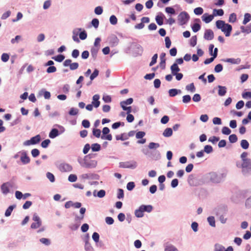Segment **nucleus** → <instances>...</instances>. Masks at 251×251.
<instances>
[{"label": "nucleus", "instance_id": "nucleus-49", "mask_svg": "<svg viewBox=\"0 0 251 251\" xmlns=\"http://www.w3.org/2000/svg\"><path fill=\"white\" fill-rule=\"evenodd\" d=\"M99 71L97 69H95L92 75H90V79L93 80L99 75Z\"/></svg>", "mask_w": 251, "mask_h": 251}, {"label": "nucleus", "instance_id": "nucleus-24", "mask_svg": "<svg viewBox=\"0 0 251 251\" xmlns=\"http://www.w3.org/2000/svg\"><path fill=\"white\" fill-rule=\"evenodd\" d=\"M226 62L231 64H239L241 62V59L240 58H228L226 60Z\"/></svg>", "mask_w": 251, "mask_h": 251}, {"label": "nucleus", "instance_id": "nucleus-11", "mask_svg": "<svg viewBox=\"0 0 251 251\" xmlns=\"http://www.w3.org/2000/svg\"><path fill=\"white\" fill-rule=\"evenodd\" d=\"M135 164H132L129 162H120L119 166L123 168H134L135 167Z\"/></svg>", "mask_w": 251, "mask_h": 251}, {"label": "nucleus", "instance_id": "nucleus-5", "mask_svg": "<svg viewBox=\"0 0 251 251\" xmlns=\"http://www.w3.org/2000/svg\"><path fill=\"white\" fill-rule=\"evenodd\" d=\"M41 140V137L40 135H37L35 136L32 137L30 140H27L24 143L25 146H29L30 145H35L38 143Z\"/></svg>", "mask_w": 251, "mask_h": 251}, {"label": "nucleus", "instance_id": "nucleus-23", "mask_svg": "<svg viewBox=\"0 0 251 251\" xmlns=\"http://www.w3.org/2000/svg\"><path fill=\"white\" fill-rule=\"evenodd\" d=\"M241 29L242 32L249 33L251 32V23L247 26H241Z\"/></svg>", "mask_w": 251, "mask_h": 251}, {"label": "nucleus", "instance_id": "nucleus-2", "mask_svg": "<svg viewBox=\"0 0 251 251\" xmlns=\"http://www.w3.org/2000/svg\"><path fill=\"white\" fill-rule=\"evenodd\" d=\"M189 19V16L186 12H182L178 16V21L180 25L185 24Z\"/></svg>", "mask_w": 251, "mask_h": 251}, {"label": "nucleus", "instance_id": "nucleus-33", "mask_svg": "<svg viewBox=\"0 0 251 251\" xmlns=\"http://www.w3.org/2000/svg\"><path fill=\"white\" fill-rule=\"evenodd\" d=\"M187 90L191 92H194L196 90L195 87L193 83H192L186 86Z\"/></svg>", "mask_w": 251, "mask_h": 251}, {"label": "nucleus", "instance_id": "nucleus-9", "mask_svg": "<svg viewBox=\"0 0 251 251\" xmlns=\"http://www.w3.org/2000/svg\"><path fill=\"white\" fill-rule=\"evenodd\" d=\"M59 170L63 172H70L72 170V167L68 164L62 163L59 166Z\"/></svg>", "mask_w": 251, "mask_h": 251}, {"label": "nucleus", "instance_id": "nucleus-62", "mask_svg": "<svg viewBox=\"0 0 251 251\" xmlns=\"http://www.w3.org/2000/svg\"><path fill=\"white\" fill-rule=\"evenodd\" d=\"M213 123L215 125H221L222 121L220 118L215 117L213 119Z\"/></svg>", "mask_w": 251, "mask_h": 251}, {"label": "nucleus", "instance_id": "nucleus-53", "mask_svg": "<svg viewBox=\"0 0 251 251\" xmlns=\"http://www.w3.org/2000/svg\"><path fill=\"white\" fill-rule=\"evenodd\" d=\"M191 99V97L189 95H185L182 97V101L184 103H188L190 101Z\"/></svg>", "mask_w": 251, "mask_h": 251}, {"label": "nucleus", "instance_id": "nucleus-55", "mask_svg": "<svg viewBox=\"0 0 251 251\" xmlns=\"http://www.w3.org/2000/svg\"><path fill=\"white\" fill-rule=\"evenodd\" d=\"M40 154L39 151L37 149H34L31 151V154L33 157L38 156Z\"/></svg>", "mask_w": 251, "mask_h": 251}, {"label": "nucleus", "instance_id": "nucleus-41", "mask_svg": "<svg viewBox=\"0 0 251 251\" xmlns=\"http://www.w3.org/2000/svg\"><path fill=\"white\" fill-rule=\"evenodd\" d=\"M160 145L158 143H155L153 142H151L149 145V148L150 149H157L159 147Z\"/></svg>", "mask_w": 251, "mask_h": 251}, {"label": "nucleus", "instance_id": "nucleus-47", "mask_svg": "<svg viewBox=\"0 0 251 251\" xmlns=\"http://www.w3.org/2000/svg\"><path fill=\"white\" fill-rule=\"evenodd\" d=\"M222 133L225 135H229L231 133V130L226 126H224L222 128Z\"/></svg>", "mask_w": 251, "mask_h": 251}, {"label": "nucleus", "instance_id": "nucleus-4", "mask_svg": "<svg viewBox=\"0 0 251 251\" xmlns=\"http://www.w3.org/2000/svg\"><path fill=\"white\" fill-rule=\"evenodd\" d=\"M63 65L65 67L69 66L71 70H75L78 68L79 65L77 62L72 63L71 59H66L63 62Z\"/></svg>", "mask_w": 251, "mask_h": 251}, {"label": "nucleus", "instance_id": "nucleus-20", "mask_svg": "<svg viewBox=\"0 0 251 251\" xmlns=\"http://www.w3.org/2000/svg\"><path fill=\"white\" fill-rule=\"evenodd\" d=\"M140 207L142 210L143 212L145 211H146L148 212H150L152 210V207L151 205H142L141 206H140Z\"/></svg>", "mask_w": 251, "mask_h": 251}, {"label": "nucleus", "instance_id": "nucleus-17", "mask_svg": "<svg viewBox=\"0 0 251 251\" xmlns=\"http://www.w3.org/2000/svg\"><path fill=\"white\" fill-rule=\"evenodd\" d=\"M59 134L58 130L56 128H53L49 133V137L53 139L57 137Z\"/></svg>", "mask_w": 251, "mask_h": 251}, {"label": "nucleus", "instance_id": "nucleus-26", "mask_svg": "<svg viewBox=\"0 0 251 251\" xmlns=\"http://www.w3.org/2000/svg\"><path fill=\"white\" fill-rule=\"evenodd\" d=\"M89 236H87V239L85 240V249L86 251H92V247L88 242Z\"/></svg>", "mask_w": 251, "mask_h": 251}, {"label": "nucleus", "instance_id": "nucleus-34", "mask_svg": "<svg viewBox=\"0 0 251 251\" xmlns=\"http://www.w3.org/2000/svg\"><path fill=\"white\" fill-rule=\"evenodd\" d=\"M241 146L244 149H247L249 148V144L246 140H242L241 142Z\"/></svg>", "mask_w": 251, "mask_h": 251}, {"label": "nucleus", "instance_id": "nucleus-19", "mask_svg": "<svg viewBox=\"0 0 251 251\" xmlns=\"http://www.w3.org/2000/svg\"><path fill=\"white\" fill-rule=\"evenodd\" d=\"M219 90H218V94L219 96H223L225 95L226 93V88L225 86H222L221 85L218 86Z\"/></svg>", "mask_w": 251, "mask_h": 251}, {"label": "nucleus", "instance_id": "nucleus-6", "mask_svg": "<svg viewBox=\"0 0 251 251\" xmlns=\"http://www.w3.org/2000/svg\"><path fill=\"white\" fill-rule=\"evenodd\" d=\"M110 131L109 129L107 127H104L102 129V135L101 138L102 139H106L111 141L112 139V136L110 134H108Z\"/></svg>", "mask_w": 251, "mask_h": 251}, {"label": "nucleus", "instance_id": "nucleus-28", "mask_svg": "<svg viewBox=\"0 0 251 251\" xmlns=\"http://www.w3.org/2000/svg\"><path fill=\"white\" fill-rule=\"evenodd\" d=\"M178 91L180 92V90H177L176 89H170L169 91V96L170 97H175L178 94Z\"/></svg>", "mask_w": 251, "mask_h": 251}, {"label": "nucleus", "instance_id": "nucleus-36", "mask_svg": "<svg viewBox=\"0 0 251 251\" xmlns=\"http://www.w3.org/2000/svg\"><path fill=\"white\" fill-rule=\"evenodd\" d=\"M197 38L196 36H193L190 39V44L192 47H195L197 44Z\"/></svg>", "mask_w": 251, "mask_h": 251}, {"label": "nucleus", "instance_id": "nucleus-58", "mask_svg": "<svg viewBox=\"0 0 251 251\" xmlns=\"http://www.w3.org/2000/svg\"><path fill=\"white\" fill-rule=\"evenodd\" d=\"M165 11L168 14H175L176 13L175 9L171 7H167L165 8Z\"/></svg>", "mask_w": 251, "mask_h": 251}, {"label": "nucleus", "instance_id": "nucleus-29", "mask_svg": "<svg viewBox=\"0 0 251 251\" xmlns=\"http://www.w3.org/2000/svg\"><path fill=\"white\" fill-rule=\"evenodd\" d=\"M165 251H177V249L173 245H167L165 248Z\"/></svg>", "mask_w": 251, "mask_h": 251}, {"label": "nucleus", "instance_id": "nucleus-57", "mask_svg": "<svg viewBox=\"0 0 251 251\" xmlns=\"http://www.w3.org/2000/svg\"><path fill=\"white\" fill-rule=\"evenodd\" d=\"M47 178L51 182H53L55 180L54 176L52 174L48 172L47 173Z\"/></svg>", "mask_w": 251, "mask_h": 251}, {"label": "nucleus", "instance_id": "nucleus-60", "mask_svg": "<svg viewBox=\"0 0 251 251\" xmlns=\"http://www.w3.org/2000/svg\"><path fill=\"white\" fill-rule=\"evenodd\" d=\"M223 70V66L221 64H217L216 65L214 68V70L216 73H219Z\"/></svg>", "mask_w": 251, "mask_h": 251}, {"label": "nucleus", "instance_id": "nucleus-1", "mask_svg": "<svg viewBox=\"0 0 251 251\" xmlns=\"http://www.w3.org/2000/svg\"><path fill=\"white\" fill-rule=\"evenodd\" d=\"M216 27L218 29H220L223 32L226 36L228 37L230 36L232 28L230 25L226 24L224 21L218 20L216 22Z\"/></svg>", "mask_w": 251, "mask_h": 251}, {"label": "nucleus", "instance_id": "nucleus-37", "mask_svg": "<svg viewBox=\"0 0 251 251\" xmlns=\"http://www.w3.org/2000/svg\"><path fill=\"white\" fill-rule=\"evenodd\" d=\"M155 20L157 24L159 25H161L163 24V18L162 16L157 15L156 16Z\"/></svg>", "mask_w": 251, "mask_h": 251}, {"label": "nucleus", "instance_id": "nucleus-44", "mask_svg": "<svg viewBox=\"0 0 251 251\" xmlns=\"http://www.w3.org/2000/svg\"><path fill=\"white\" fill-rule=\"evenodd\" d=\"M1 59L3 62H6L9 60V55L7 53H3L1 55Z\"/></svg>", "mask_w": 251, "mask_h": 251}, {"label": "nucleus", "instance_id": "nucleus-61", "mask_svg": "<svg viewBox=\"0 0 251 251\" xmlns=\"http://www.w3.org/2000/svg\"><path fill=\"white\" fill-rule=\"evenodd\" d=\"M82 125L85 128H88L90 127V124L88 120H84L82 122Z\"/></svg>", "mask_w": 251, "mask_h": 251}, {"label": "nucleus", "instance_id": "nucleus-7", "mask_svg": "<svg viewBox=\"0 0 251 251\" xmlns=\"http://www.w3.org/2000/svg\"><path fill=\"white\" fill-rule=\"evenodd\" d=\"M20 160L24 164H26L30 162V159L28 156L27 153L25 151H23L21 152Z\"/></svg>", "mask_w": 251, "mask_h": 251}, {"label": "nucleus", "instance_id": "nucleus-8", "mask_svg": "<svg viewBox=\"0 0 251 251\" xmlns=\"http://www.w3.org/2000/svg\"><path fill=\"white\" fill-rule=\"evenodd\" d=\"M214 34L213 31L210 29H206L204 34V38L207 40H211L214 38Z\"/></svg>", "mask_w": 251, "mask_h": 251}, {"label": "nucleus", "instance_id": "nucleus-45", "mask_svg": "<svg viewBox=\"0 0 251 251\" xmlns=\"http://www.w3.org/2000/svg\"><path fill=\"white\" fill-rule=\"evenodd\" d=\"M109 20L112 25H115L117 23V19L115 15L111 16Z\"/></svg>", "mask_w": 251, "mask_h": 251}, {"label": "nucleus", "instance_id": "nucleus-54", "mask_svg": "<svg viewBox=\"0 0 251 251\" xmlns=\"http://www.w3.org/2000/svg\"><path fill=\"white\" fill-rule=\"evenodd\" d=\"M219 138L216 137V136H212L210 137L208 141L212 143L213 144L216 143L217 142H218L219 140Z\"/></svg>", "mask_w": 251, "mask_h": 251}, {"label": "nucleus", "instance_id": "nucleus-21", "mask_svg": "<svg viewBox=\"0 0 251 251\" xmlns=\"http://www.w3.org/2000/svg\"><path fill=\"white\" fill-rule=\"evenodd\" d=\"M80 213L81 214L80 216H77L75 217L76 221H81L84 218V214L86 212V208L84 207H81L80 209Z\"/></svg>", "mask_w": 251, "mask_h": 251}, {"label": "nucleus", "instance_id": "nucleus-42", "mask_svg": "<svg viewBox=\"0 0 251 251\" xmlns=\"http://www.w3.org/2000/svg\"><path fill=\"white\" fill-rule=\"evenodd\" d=\"M157 57H158L157 54L156 53L153 55V56H152V57L151 58V61L150 63V66H152V65H153L154 64H155L156 63Z\"/></svg>", "mask_w": 251, "mask_h": 251}, {"label": "nucleus", "instance_id": "nucleus-18", "mask_svg": "<svg viewBox=\"0 0 251 251\" xmlns=\"http://www.w3.org/2000/svg\"><path fill=\"white\" fill-rule=\"evenodd\" d=\"M100 48L93 46L91 50V55L94 59H96L97 56V53L100 50Z\"/></svg>", "mask_w": 251, "mask_h": 251}, {"label": "nucleus", "instance_id": "nucleus-64", "mask_svg": "<svg viewBox=\"0 0 251 251\" xmlns=\"http://www.w3.org/2000/svg\"><path fill=\"white\" fill-rule=\"evenodd\" d=\"M79 55V51L78 50L75 49L73 50L72 53V56L73 57L76 58H77Z\"/></svg>", "mask_w": 251, "mask_h": 251}, {"label": "nucleus", "instance_id": "nucleus-12", "mask_svg": "<svg viewBox=\"0 0 251 251\" xmlns=\"http://www.w3.org/2000/svg\"><path fill=\"white\" fill-rule=\"evenodd\" d=\"M201 18L202 21L205 23H209L212 21L214 18V16L212 15H209L207 13H205L202 16Z\"/></svg>", "mask_w": 251, "mask_h": 251}, {"label": "nucleus", "instance_id": "nucleus-43", "mask_svg": "<svg viewBox=\"0 0 251 251\" xmlns=\"http://www.w3.org/2000/svg\"><path fill=\"white\" fill-rule=\"evenodd\" d=\"M215 251H225V249L224 246L219 244H216L215 246Z\"/></svg>", "mask_w": 251, "mask_h": 251}, {"label": "nucleus", "instance_id": "nucleus-39", "mask_svg": "<svg viewBox=\"0 0 251 251\" xmlns=\"http://www.w3.org/2000/svg\"><path fill=\"white\" fill-rule=\"evenodd\" d=\"M237 137L235 134H231L229 136V140L230 143H234L237 141Z\"/></svg>", "mask_w": 251, "mask_h": 251}, {"label": "nucleus", "instance_id": "nucleus-13", "mask_svg": "<svg viewBox=\"0 0 251 251\" xmlns=\"http://www.w3.org/2000/svg\"><path fill=\"white\" fill-rule=\"evenodd\" d=\"M166 53L165 52H162L160 55V66L163 69H165V63H166Z\"/></svg>", "mask_w": 251, "mask_h": 251}, {"label": "nucleus", "instance_id": "nucleus-50", "mask_svg": "<svg viewBox=\"0 0 251 251\" xmlns=\"http://www.w3.org/2000/svg\"><path fill=\"white\" fill-rule=\"evenodd\" d=\"M236 20V15L235 13H232L230 15L229 17V22L230 23H234Z\"/></svg>", "mask_w": 251, "mask_h": 251}, {"label": "nucleus", "instance_id": "nucleus-38", "mask_svg": "<svg viewBox=\"0 0 251 251\" xmlns=\"http://www.w3.org/2000/svg\"><path fill=\"white\" fill-rule=\"evenodd\" d=\"M194 12L196 15H200L203 13V10L201 7H199L194 9Z\"/></svg>", "mask_w": 251, "mask_h": 251}, {"label": "nucleus", "instance_id": "nucleus-35", "mask_svg": "<svg viewBox=\"0 0 251 251\" xmlns=\"http://www.w3.org/2000/svg\"><path fill=\"white\" fill-rule=\"evenodd\" d=\"M135 215L137 217L141 218L144 216L143 212L142 210L139 207L137 210L135 211Z\"/></svg>", "mask_w": 251, "mask_h": 251}, {"label": "nucleus", "instance_id": "nucleus-52", "mask_svg": "<svg viewBox=\"0 0 251 251\" xmlns=\"http://www.w3.org/2000/svg\"><path fill=\"white\" fill-rule=\"evenodd\" d=\"M103 12V9L101 6H97L95 9V13L97 15H100Z\"/></svg>", "mask_w": 251, "mask_h": 251}, {"label": "nucleus", "instance_id": "nucleus-15", "mask_svg": "<svg viewBox=\"0 0 251 251\" xmlns=\"http://www.w3.org/2000/svg\"><path fill=\"white\" fill-rule=\"evenodd\" d=\"M170 69L173 75H176V73H178V72H179L180 70L178 65H177V63H174L171 66Z\"/></svg>", "mask_w": 251, "mask_h": 251}, {"label": "nucleus", "instance_id": "nucleus-32", "mask_svg": "<svg viewBox=\"0 0 251 251\" xmlns=\"http://www.w3.org/2000/svg\"><path fill=\"white\" fill-rule=\"evenodd\" d=\"M93 135L97 138H99L100 136L101 131L98 128H94L93 130Z\"/></svg>", "mask_w": 251, "mask_h": 251}, {"label": "nucleus", "instance_id": "nucleus-46", "mask_svg": "<svg viewBox=\"0 0 251 251\" xmlns=\"http://www.w3.org/2000/svg\"><path fill=\"white\" fill-rule=\"evenodd\" d=\"M77 180V176L75 175L71 174L68 177V180L70 182H74Z\"/></svg>", "mask_w": 251, "mask_h": 251}, {"label": "nucleus", "instance_id": "nucleus-10", "mask_svg": "<svg viewBox=\"0 0 251 251\" xmlns=\"http://www.w3.org/2000/svg\"><path fill=\"white\" fill-rule=\"evenodd\" d=\"M10 186H11V184L9 182L4 183L1 185V190L3 194L6 195L9 192Z\"/></svg>", "mask_w": 251, "mask_h": 251}, {"label": "nucleus", "instance_id": "nucleus-16", "mask_svg": "<svg viewBox=\"0 0 251 251\" xmlns=\"http://www.w3.org/2000/svg\"><path fill=\"white\" fill-rule=\"evenodd\" d=\"M242 168H248L249 170L251 171V162L250 159H245L242 161Z\"/></svg>", "mask_w": 251, "mask_h": 251}, {"label": "nucleus", "instance_id": "nucleus-48", "mask_svg": "<svg viewBox=\"0 0 251 251\" xmlns=\"http://www.w3.org/2000/svg\"><path fill=\"white\" fill-rule=\"evenodd\" d=\"M50 143V141L49 139H46L42 142L41 146L43 148H46Z\"/></svg>", "mask_w": 251, "mask_h": 251}, {"label": "nucleus", "instance_id": "nucleus-59", "mask_svg": "<svg viewBox=\"0 0 251 251\" xmlns=\"http://www.w3.org/2000/svg\"><path fill=\"white\" fill-rule=\"evenodd\" d=\"M100 236L99 234L97 232H94L92 235V238L94 241L97 243L99 241Z\"/></svg>", "mask_w": 251, "mask_h": 251}, {"label": "nucleus", "instance_id": "nucleus-22", "mask_svg": "<svg viewBox=\"0 0 251 251\" xmlns=\"http://www.w3.org/2000/svg\"><path fill=\"white\" fill-rule=\"evenodd\" d=\"M172 134L173 130L171 128H166L163 133V136L167 137L172 136Z\"/></svg>", "mask_w": 251, "mask_h": 251}, {"label": "nucleus", "instance_id": "nucleus-31", "mask_svg": "<svg viewBox=\"0 0 251 251\" xmlns=\"http://www.w3.org/2000/svg\"><path fill=\"white\" fill-rule=\"evenodd\" d=\"M207 221L211 226L213 227H215L216 226L215 218L213 216H210L208 217Z\"/></svg>", "mask_w": 251, "mask_h": 251}, {"label": "nucleus", "instance_id": "nucleus-51", "mask_svg": "<svg viewBox=\"0 0 251 251\" xmlns=\"http://www.w3.org/2000/svg\"><path fill=\"white\" fill-rule=\"evenodd\" d=\"M135 187V184L133 182H129L127 184L126 188L129 191H131Z\"/></svg>", "mask_w": 251, "mask_h": 251}, {"label": "nucleus", "instance_id": "nucleus-56", "mask_svg": "<svg viewBox=\"0 0 251 251\" xmlns=\"http://www.w3.org/2000/svg\"><path fill=\"white\" fill-rule=\"evenodd\" d=\"M213 151L212 147L210 145H206L204 148V151L207 153L211 152Z\"/></svg>", "mask_w": 251, "mask_h": 251}, {"label": "nucleus", "instance_id": "nucleus-30", "mask_svg": "<svg viewBox=\"0 0 251 251\" xmlns=\"http://www.w3.org/2000/svg\"><path fill=\"white\" fill-rule=\"evenodd\" d=\"M65 58V56L62 54H59L57 55L56 56H54L52 57V59L55 60L56 61L61 62H62Z\"/></svg>", "mask_w": 251, "mask_h": 251}, {"label": "nucleus", "instance_id": "nucleus-3", "mask_svg": "<svg viewBox=\"0 0 251 251\" xmlns=\"http://www.w3.org/2000/svg\"><path fill=\"white\" fill-rule=\"evenodd\" d=\"M32 220L34 221V222L32 223L30 227L31 228L36 229L41 226L42 225V221L40 217L36 214H34L33 215Z\"/></svg>", "mask_w": 251, "mask_h": 251}, {"label": "nucleus", "instance_id": "nucleus-63", "mask_svg": "<svg viewBox=\"0 0 251 251\" xmlns=\"http://www.w3.org/2000/svg\"><path fill=\"white\" fill-rule=\"evenodd\" d=\"M13 207L12 206H9L6 210L5 213V215L6 217L9 216L11 215V212L13 211Z\"/></svg>", "mask_w": 251, "mask_h": 251}, {"label": "nucleus", "instance_id": "nucleus-27", "mask_svg": "<svg viewBox=\"0 0 251 251\" xmlns=\"http://www.w3.org/2000/svg\"><path fill=\"white\" fill-rule=\"evenodd\" d=\"M91 149L93 151H98L100 150V145L98 143L93 144Z\"/></svg>", "mask_w": 251, "mask_h": 251}, {"label": "nucleus", "instance_id": "nucleus-25", "mask_svg": "<svg viewBox=\"0 0 251 251\" xmlns=\"http://www.w3.org/2000/svg\"><path fill=\"white\" fill-rule=\"evenodd\" d=\"M251 20V15L249 13H246L244 15L243 24L246 25L247 23Z\"/></svg>", "mask_w": 251, "mask_h": 251}, {"label": "nucleus", "instance_id": "nucleus-40", "mask_svg": "<svg viewBox=\"0 0 251 251\" xmlns=\"http://www.w3.org/2000/svg\"><path fill=\"white\" fill-rule=\"evenodd\" d=\"M192 28L194 32H196L201 29V25L199 24L195 23L192 26Z\"/></svg>", "mask_w": 251, "mask_h": 251}, {"label": "nucleus", "instance_id": "nucleus-14", "mask_svg": "<svg viewBox=\"0 0 251 251\" xmlns=\"http://www.w3.org/2000/svg\"><path fill=\"white\" fill-rule=\"evenodd\" d=\"M100 96L99 95H95L93 97V102L92 104L96 107L97 108L100 106V101L99 100Z\"/></svg>", "mask_w": 251, "mask_h": 251}]
</instances>
